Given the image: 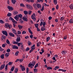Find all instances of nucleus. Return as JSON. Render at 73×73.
Returning <instances> with one entry per match:
<instances>
[{
  "label": "nucleus",
  "instance_id": "7ed1b4c3",
  "mask_svg": "<svg viewBox=\"0 0 73 73\" xmlns=\"http://www.w3.org/2000/svg\"><path fill=\"white\" fill-rule=\"evenodd\" d=\"M5 28H9V29H11V28H12V25H9V24H8V23H5Z\"/></svg>",
  "mask_w": 73,
  "mask_h": 73
},
{
  "label": "nucleus",
  "instance_id": "c03bdc74",
  "mask_svg": "<svg viewBox=\"0 0 73 73\" xmlns=\"http://www.w3.org/2000/svg\"><path fill=\"white\" fill-rule=\"evenodd\" d=\"M6 52H8V53H9V52H11V50L9 49H8L7 50Z\"/></svg>",
  "mask_w": 73,
  "mask_h": 73
},
{
  "label": "nucleus",
  "instance_id": "1a4fd4ad",
  "mask_svg": "<svg viewBox=\"0 0 73 73\" xmlns=\"http://www.w3.org/2000/svg\"><path fill=\"white\" fill-rule=\"evenodd\" d=\"M7 8H8L9 11H13V7H11V6H8Z\"/></svg>",
  "mask_w": 73,
  "mask_h": 73
},
{
  "label": "nucleus",
  "instance_id": "a211bd4d",
  "mask_svg": "<svg viewBox=\"0 0 73 73\" xmlns=\"http://www.w3.org/2000/svg\"><path fill=\"white\" fill-rule=\"evenodd\" d=\"M59 68L60 67L58 66H56L54 68L53 70H56V69H59Z\"/></svg>",
  "mask_w": 73,
  "mask_h": 73
},
{
  "label": "nucleus",
  "instance_id": "37998d69",
  "mask_svg": "<svg viewBox=\"0 0 73 73\" xmlns=\"http://www.w3.org/2000/svg\"><path fill=\"white\" fill-rule=\"evenodd\" d=\"M21 70L22 71H24L25 70V68H24V66H23V68H21Z\"/></svg>",
  "mask_w": 73,
  "mask_h": 73
},
{
  "label": "nucleus",
  "instance_id": "e2e57ef3",
  "mask_svg": "<svg viewBox=\"0 0 73 73\" xmlns=\"http://www.w3.org/2000/svg\"><path fill=\"white\" fill-rule=\"evenodd\" d=\"M29 49H30V48L29 47H27L26 49V50H27V51H28Z\"/></svg>",
  "mask_w": 73,
  "mask_h": 73
},
{
  "label": "nucleus",
  "instance_id": "6e6552de",
  "mask_svg": "<svg viewBox=\"0 0 73 73\" xmlns=\"http://www.w3.org/2000/svg\"><path fill=\"white\" fill-rule=\"evenodd\" d=\"M2 33L3 35H5L6 36H8V33H7V31H2Z\"/></svg>",
  "mask_w": 73,
  "mask_h": 73
},
{
  "label": "nucleus",
  "instance_id": "b1692460",
  "mask_svg": "<svg viewBox=\"0 0 73 73\" xmlns=\"http://www.w3.org/2000/svg\"><path fill=\"white\" fill-rule=\"evenodd\" d=\"M4 54H2L0 56V57L1 58H2V59H3L4 58Z\"/></svg>",
  "mask_w": 73,
  "mask_h": 73
},
{
  "label": "nucleus",
  "instance_id": "412c9836",
  "mask_svg": "<svg viewBox=\"0 0 73 73\" xmlns=\"http://www.w3.org/2000/svg\"><path fill=\"white\" fill-rule=\"evenodd\" d=\"M11 1L13 4H15V3L16 2V0H11Z\"/></svg>",
  "mask_w": 73,
  "mask_h": 73
},
{
  "label": "nucleus",
  "instance_id": "4d7b16f0",
  "mask_svg": "<svg viewBox=\"0 0 73 73\" xmlns=\"http://www.w3.org/2000/svg\"><path fill=\"white\" fill-rule=\"evenodd\" d=\"M28 13L29 15H31L32 13V11H29L28 12Z\"/></svg>",
  "mask_w": 73,
  "mask_h": 73
},
{
  "label": "nucleus",
  "instance_id": "ddd939ff",
  "mask_svg": "<svg viewBox=\"0 0 73 73\" xmlns=\"http://www.w3.org/2000/svg\"><path fill=\"white\" fill-rule=\"evenodd\" d=\"M12 30L13 31V33H15V35H17V32H16V31L15 30V29H12Z\"/></svg>",
  "mask_w": 73,
  "mask_h": 73
},
{
  "label": "nucleus",
  "instance_id": "c756f323",
  "mask_svg": "<svg viewBox=\"0 0 73 73\" xmlns=\"http://www.w3.org/2000/svg\"><path fill=\"white\" fill-rule=\"evenodd\" d=\"M65 19V17H62L60 18V21H62V20H64V19Z\"/></svg>",
  "mask_w": 73,
  "mask_h": 73
},
{
  "label": "nucleus",
  "instance_id": "680f3d73",
  "mask_svg": "<svg viewBox=\"0 0 73 73\" xmlns=\"http://www.w3.org/2000/svg\"><path fill=\"white\" fill-rule=\"evenodd\" d=\"M33 35H31L30 36V38H33Z\"/></svg>",
  "mask_w": 73,
  "mask_h": 73
},
{
  "label": "nucleus",
  "instance_id": "473e14b6",
  "mask_svg": "<svg viewBox=\"0 0 73 73\" xmlns=\"http://www.w3.org/2000/svg\"><path fill=\"white\" fill-rule=\"evenodd\" d=\"M19 52L18 51H16V52L15 53V56H18V54H19Z\"/></svg>",
  "mask_w": 73,
  "mask_h": 73
},
{
  "label": "nucleus",
  "instance_id": "423d86ee",
  "mask_svg": "<svg viewBox=\"0 0 73 73\" xmlns=\"http://www.w3.org/2000/svg\"><path fill=\"white\" fill-rule=\"evenodd\" d=\"M9 20H11L13 23H14L15 24H17V22L15 21V20H14V19H13L12 17H10L9 18Z\"/></svg>",
  "mask_w": 73,
  "mask_h": 73
},
{
  "label": "nucleus",
  "instance_id": "49530a36",
  "mask_svg": "<svg viewBox=\"0 0 73 73\" xmlns=\"http://www.w3.org/2000/svg\"><path fill=\"white\" fill-rule=\"evenodd\" d=\"M38 64H36L35 65V66L34 67V68H36L37 67H38Z\"/></svg>",
  "mask_w": 73,
  "mask_h": 73
},
{
  "label": "nucleus",
  "instance_id": "bf43d9fd",
  "mask_svg": "<svg viewBox=\"0 0 73 73\" xmlns=\"http://www.w3.org/2000/svg\"><path fill=\"white\" fill-rule=\"evenodd\" d=\"M20 6H21V7H25V5H24V4H21Z\"/></svg>",
  "mask_w": 73,
  "mask_h": 73
},
{
  "label": "nucleus",
  "instance_id": "e433bc0d",
  "mask_svg": "<svg viewBox=\"0 0 73 73\" xmlns=\"http://www.w3.org/2000/svg\"><path fill=\"white\" fill-rule=\"evenodd\" d=\"M34 72H35V73H36V72H37V69H36V68H35V69H34Z\"/></svg>",
  "mask_w": 73,
  "mask_h": 73
},
{
  "label": "nucleus",
  "instance_id": "4c0bfd02",
  "mask_svg": "<svg viewBox=\"0 0 73 73\" xmlns=\"http://www.w3.org/2000/svg\"><path fill=\"white\" fill-rule=\"evenodd\" d=\"M44 10V5H43L41 9L40 10V11H43Z\"/></svg>",
  "mask_w": 73,
  "mask_h": 73
},
{
  "label": "nucleus",
  "instance_id": "c85d7f7f",
  "mask_svg": "<svg viewBox=\"0 0 73 73\" xmlns=\"http://www.w3.org/2000/svg\"><path fill=\"white\" fill-rule=\"evenodd\" d=\"M17 72H18V68H16L15 69V70L14 71V73H17Z\"/></svg>",
  "mask_w": 73,
  "mask_h": 73
},
{
  "label": "nucleus",
  "instance_id": "6e6d98bb",
  "mask_svg": "<svg viewBox=\"0 0 73 73\" xmlns=\"http://www.w3.org/2000/svg\"><path fill=\"white\" fill-rule=\"evenodd\" d=\"M40 45V42H38L37 43V46H39Z\"/></svg>",
  "mask_w": 73,
  "mask_h": 73
},
{
  "label": "nucleus",
  "instance_id": "603ef678",
  "mask_svg": "<svg viewBox=\"0 0 73 73\" xmlns=\"http://www.w3.org/2000/svg\"><path fill=\"white\" fill-rule=\"evenodd\" d=\"M18 13V12L15 11L14 12V15H17Z\"/></svg>",
  "mask_w": 73,
  "mask_h": 73
},
{
  "label": "nucleus",
  "instance_id": "338daca9",
  "mask_svg": "<svg viewBox=\"0 0 73 73\" xmlns=\"http://www.w3.org/2000/svg\"><path fill=\"white\" fill-rule=\"evenodd\" d=\"M17 45L18 46H20V45H21L20 43H18V42Z\"/></svg>",
  "mask_w": 73,
  "mask_h": 73
},
{
  "label": "nucleus",
  "instance_id": "6ab92c4d",
  "mask_svg": "<svg viewBox=\"0 0 73 73\" xmlns=\"http://www.w3.org/2000/svg\"><path fill=\"white\" fill-rule=\"evenodd\" d=\"M67 53V52L66 51H62V54H66V53Z\"/></svg>",
  "mask_w": 73,
  "mask_h": 73
},
{
  "label": "nucleus",
  "instance_id": "5701e85b",
  "mask_svg": "<svg viewBox=\"0 0 73 73\" xmlns=\"http://www.w3.org/2000/svg\"><path fill=\"white\" fill-rule=\"evenodd\" d=\"M23 26H21V25H18V27L19 28V29H22V28H23Z\"/></svg>",
  "mask_w": 73,
  "mask_h": 73
},
{
  "label": "nucleus",
  "instance_id": "774afa93",
  "mask_svg": "<svg viewBox=\"0 0 73 73\" xmlns=\"http://www.w3.org/2000/svg\"><path fill=\"white\" fill-rule=\"evenodd\" d=\"M43 24V22H41L40 23V26H42V25Z\"/></svg>",
  "mask_w": 73,
  "mask_h": 73
},
{
  "label": "nucleus",
  "instance_id": "f03ea898",
  "mask_svg": "<svg viewBox=\"0 0 73 73\" xmlns=\"http://www.w3.org/2000/svg\"><path fill=\"white\" fill-rule=\"evenodd\" d=\"M26 8H27L28 9H29L30 10H32L33 9V7L31 5L29 4L26 5Z\"/></svg>",
  "mask_w": 73,
  "mask_h": 73
},
{
  "label": "nucleus",
  "instance_id": "cd10ccee",
  "mask_svg": "<svg viewBox=\"0 0 73 73\" xmlns=\"http://www.w3.org/2000/svg\"><path fill=\"white\" fill-rule=\"evenodd\" d=\"M53 2L56 5L57 4V0H54Z\"/></svg>",
  "mask_w": 73,
  "mask_h": 73
},
{
  "label": "nucleus",
  "instance_id": "20e7f679",
  "mask_svg": "<svg viewBox=\"0 0 73 73\" xmlns=\"http://www.w3.org/2000/svg\"><path fill=\"white\" fill-rule=\"evenodd\" d=\"M31 19L33 20H34V21L36 20V15L35 13H33V14L31 16Z\"/></svg>",
  "mask_w": 73,
  "mask_h": 73
},
{
  "label": "nucleus",
  "instance_id": "39448f33",
  "mask_svg": "<svg viewBox=\"0 0 73 73\" xmlns=\"http://www.w3.org/2000/svg\"><path fill=\"white\" fill-rule=\"evenodd\" d=\"M1 40L3 42H5L6 40L5 39V36H2L1 37Z\"/></svg>",
  "mask_w": 73,
  "mask_h": 73
},
{
  "label": "nucleus",
  "instance_id": "72a5a7b5",
  "mask_svg": "<svg viewBox=\"0 0 73 73\" xmlns=\"http://www.w3.org/2000/svg\"><path fill=\"white\" fill-rule=\"evenodd\" d=\"M11 15L12 14L11 13H9L7 14V16L10 17V16H11Z\"/></svg>",
  "mask_w": 73,
  "mask_h": 73
},
{
  "label": "nucleus",
  "instance_id": "c9c22d12",
  "mask_svg": "<svg viewBox=\"0 0 73 73\" xmlns=\"http://www.w3.org/2000/svg\"><path fill=\"white\" fill-rule=\"evenodd\" d=\"M35 28H37L38 27V24H35Z\"/></svg>",
  "mask_w": 73,
  "mask_h": 73
},
{
  "label": "nucleus",
  "instance_id": "393cba45",
  "mask_svg": "<svg viewBox=\"0 0 73 73\" xmlns=\"http://www.w3.org/2000/svg\"><path fill=\"white\" fill-rule=\"evenodd\" d=\"M69 23H73V19H70L69 21Z\"/></svg>",
  "mask_w": 73,
  "mask_h": 73
},
{
  "label": "nucleus",
  "instance_id": "a878e982",
  "mask_svg": "<svg viewBox=\"0 0 73 73\" xmlns=\"http://www.w3.org/2000/svg\"><path fill=\"white\" fill-rule=\"evenodd\" d=\"M32 49L30 51L29 53H31L32 52H33V51L35 49V48H32Z\"/></svg>",
  "mask_w": 73,
  "mask_h": 73
},
{
  "label": "nucleus",
  "instance_id": "58836bf2",
  "mask_svg": "<svg viewBox=\"0 0 73 73\" xmlns=\"http://www.w3.org/2000/svg\"><path fill=\"white\" fill-rule=\"evenodd\" d=\"M14 69H15V67H12L11 69V71H12V72H13V70H14Z\"/></svg>",
  "mask_w": 73,
  "mask_h": 73
},
{
  "label": "nucleus",
  "instance_id": "a19ab883",
  "mask_svg": "<svg viewBox=\"0 0 73 73\" xmlns=\"http://www.w3.org/2000/svg\"><path fill=\"white\" fill-rule=\"evenodd\" d=\"M28 44L29 45V46L30 45H31L32 44V43L31 42L29 41L28 42Z\"/></svg>",
  "mask_w": 73,
  "mask_h": 73
},
{
  "label": "nucleus",
  "instance_id": "f8f14e48",
  "mask_svg": "<svg viewBox=\"0 0 73 73\" xmlns=\"http://www.w3.org/2000/svg\"><path fill=\"white\" fill-rule=\"evenodd\" d=\"M5 67V64H2L1 65L0 67V70H2Z\"/></svg>",
  "mask_w": 73,
  "mask_h": 73
},
{
  "label": "nucleus",
  "instance_id": "f3484780",
  "mask_svg": "<svg viewBox=\"0 0 73 73\" xmlns=\"http://www.w3.org/2000/svg\"><path fill=\"white\" fill-rule=\"evenodd\" d=\"M23 13H24L25 15H28V11H23Z\"/></svg>",
  "mask_w": 73,
  "mask_h": 73
},
{
  "label": "nucleus",
  "instance_id": "5fc2aeb1",
  "mask_svg": "<svg viewBox=\"0 0 73 73\" xmlns=\"http://www.w3.org/2000/svg\"><path fill=\"white\" fill-rule=\"evenodd\" d=\"M26 72L27 73H29V68H27Z\"/></svg>",
  "mask_w": 73,
  "mask_h": 73
},
{
  "label": "nucleus",
  "instance_id": "de8ad7c7",
  "mask_svg": "<svg viewBox=\"0 0 73 73\" xmlns=\"http://www.w3.org/2000/svg\"><path fill=\"white\" fill-rule=\"evenodd\" d=\"M13 44H18V42H17L14 41L13 42Z\"/></svg>",
  "mask_w": 73,
  "mask_h": 73
},
{
  "label": "nucleus",
  "instance_id": "2f4dec72",
  "mask_svg": "<svg viewBox=\"0 0 73 73\" xmlns=\"http://www.w3.org/2000/svg\"><path fill=\"white\" fill-rule=\"evenodd\" d=\"M50 39V37H47L46 38L47 42H48V41Z\"/></svg>",
  "mask_w": 73,
  "mask_h": 73
},
{
  "label": "nucleus",
  "instance_id": "9b49d317",
  "mask_svg": "<svg viewBox=\"0 0 73 73\" xmlns=\"http://www.w3.org/2000/svg\"><path fill=\"white\" fill-rule=\"evenodd\" d=\"M36 6L38 8H41V5L40 4H37Z\"/></svg>",
  "mask_w": 73,
  "mask_h": 73
},
{
  "label": "nucleus",
  "instance_id": "09e8293b",
  "mask_svg": "<svg viewBox=\"0 0 73 73\" xmlns=\"http://www.w3.org/2000/svg\"><path fill=\"white\" fill-rule=\"evenodd\" d=\"M47 69L48 70H48H49L50 69L52 70V68L50 67H49L48 68H47Z\"/></svg>",
  "mask_w": 73,
  "mask_h": 73
},
{
  "label": "nucleus",
  "instance_id": "3c124183",
  "mask_svg": "<svg viewBox=\"0 0 73 73\" xmlns=\"http://www.w3.org/2000/svg\"><path fill=\"white\" fill-rule=\"evenodd\" d=\"M4 50V49L2 48H1V47H0V51L1 52H2V51H3Z\"/></svg>",
  "mask_w": 73,
  "mask_h": 73
},
{
  "label": "nucleus",
  "instance_id": "ea45409f",
  "mask_svg": "<svg viewBox=\"0 0 73 73\" xmlns=\"http://www.w3.org/2000/svg\"><path fill=\"white\" fill-rule=\"evenodd\" d=\"M46 25V22H43L42 24V25L43 26V27H45V25Z\"/></svg>",
  "mask_w": 73,
  "mask_h": 73
},
{
  "label": "nucleus",
  "instance_id": "79ce46f5",
  "mask_svg": "<svg viewBox=\"0 0 73 73\" xmlns=\"http://www.w3.org/2000/svg\"><path fill=\"white\" fill-rule=\"evenodd\" d=\"M0 23H1V24H3V23H4V22L2 20H0Z\"/></svg>",
  "mask_w": 73,
  "mask_h": 73
},
{
  "label": "nucleus",
  "instance_id": "4be33fe9",
  "mask_svg": "<svg viewBox=\"0 0 73 73\" xmlns=\"http://www.w3.org/2000/svg\"><path fill=\"white\" fill-rule=\"evenodd\" d=\"M9 55V53H7L5 55V56H6V58H7V57H8Z\"/></svg>",
  "mask_w": 73,
  "mask_h": 73
},
{
  "label": "nucleus",
  "instance_id": "a18cd8bd",
  "mask_svg": "<svg viewBox=\"0 0 73 73\" xmlns=\"http://www.w3.org/2000/svg\"><path fill=\"white\" fill-rule=\"evenodd\" d=\"M34 47H35V44L33 45L31 48V49H32V48H35H35Z\"/></svg>",
  "mask_w": 73,
  "mask_h": 73
},
{
  "label": "nucleus",
  "instance_id": "0e129e2a",
  "mask_svg": "<svg viewBox=\"0 0 73 73\" xmlns=\"http://www.w3.org/2000/svg\"><path fill=\"white\" fill-rule=\"evenodd\" d=\"M29 1V3H30V2H31V3H33V2H34V0H30Z\"/></svg>",
  "mask_w": 73,
  "mask_h": 73
},
{
  "label": "nucleus",
  "instance_id": "69168bd1",
  "mask_svg": "<svg viewBox=\"0 0 73 73\" xmlns=\"http://www.w3.org/2000/svg\"><path fill=\"white\" fill-rule=\"evenodd\" d=\"M66 37H67V35H66V36L64 37V40H66Z\"/></svg>",
  "mask_w": 73,
  "mask_h": 73
},
{
  "label": "nucleus",
  "instance_id": "052dcab7",
  "mask_svg": "<svg viewBox=\"0 0 73 73\" xmlns=\"http://www.w3.org/2000/svg\"><path fill=\"white\" fill-rule=\"evenodd\" d=\"M17 32L18 34V35H20V34H21V31H18Z\"/></svg>",
  "mask_w": 73,
  "mask_h": 73
},
{
  "label": "nucleus",
  "instance_id": "13d9d810",
  "mask_svg": "<svg viewBox=\"0 0 73 73\" xmlns=\"http://www.w3.org/2000/svg\"><path fill=\"white\" fill-rule=\"evenodd\" d=\"M26 31H23L22 32V34L23 35H24V34H26Z\"/></svg>",
  "mask_w": 73,
  "mask_h": 73
},
{
  "label": "nucleus",
  "instance_id": "2eb2a0df",
  "mask_svg": "<svg viewBox=\"0 0 73 73\" xmlns=\"http://www.w3.org/2000/svg\"><path fill=\"white\" fill-rule=\"evenodd\" d=\"M9 35L11 37H15V35L13 34V33H9Z\"/></svg>",
  "mask_w": 73,
  "mask_h": 73
},
{
  "label": "nucleus",
  "instance_id": "aec40b11",
  "mask_svg": "<svg viewBox=\"0 0 73 73\" xmlns=\"http://www.w3.org/2000/svg\"><path fill=\"white\" fill-rule=\"evenodd\" d=\"M33 7L35 8V9L37 10V8L36 7V4L34 3L33 4Z\"/></svg>",
  "mask_w": 73,
  "mask_h": 73
},
{
  "label": "nucleus",
  "instance_id": "f704fd0d",
  "mask_svg": "<svg viewBox=\"0 0 73 73\" xmlns=\"http://www.w3.org/2000/svg\"><path fill=\"white\" fill-rule=\"evenodd\" d=\"M6 42L8 44H10V42H9V40H8V39H7Z\"/></svg>",
  "mask_w": 73,
  "mask_h": 73
},
{
  "label": "nucleus",
  "instance_id": "7c9ffc66",
  "mask_svg": "<svg viewBox=\"0 0 73 73\" xmlns=\"http://www.w3.org/2000/svg\"><path fill=\"white\" fill-rule=\"evenodd\" d=\"M32 65H31V64L29 63L28 65V67H30L31 68H33V66Z\"/></svg>",
  "mask_w": 73,
  "mask_h": 73
},
{
  "label": "nucleus",
  "instance_id": "f257e3e1",
  "mask_svg": "<svg viewBox=\"0 0 73 73\" xmlns=\"http://www.w3.org/2000/svg\"><path fill=\"white\" fill-rule=\"evenodd\" d=\"M23 15L21 14H19L18 15H16L15 17H14V19L16 20L17 21H18L19 20V17L20 18H22V17Z\"/></svg>",
  "mask_w": 73,
  "mask_h": 73
},
{
  "label": "nucleus",
  "instance_id": "0eeeda50",
  "mask_svg": "<svg viewBox=\"0 0 73 73\" xmlns=\"http://www.w3.org/2000/svg\"><path fill=\"white\" fill-rule=\"evenodd\" d=\"M26 17H23L22 19L23 20H24V21H28V20L27 18L28 16L27 15H26Z\"/></svg>",
  "mask_w": 73,
  "mask_h": 73
},
{
  "label": "nucleus",
  "instance_id": "8fccbe9b",
  "mask_svg": "<svg viewBox=\"0 0 73 73\" xmlns=\"http://www.w3.org/2000/svg\"><path fill=\"white\" fill-rule=\"evenodd\" d=\"M12 64H13V62H10L8 63V65H12Z\"/></svg>",
  "mask_w": 73,
  "mask_h": 73
},
{
  "label": "nucleus",
  "instance_id": "9d476101",
  "mask_svg": "<svg viewBox=\"0 0 73 73\" xmlns=\"http://www.w3.org/2000/svg\"><path fill=\"white\" fill-rule=\"evenodd\" d=\"M31 64L30 65H32V66H35V64H36V62L35 61H33L32 62V63H30Z\"/></svg>",
  "mask_w": 73,
  "mask_h": 73
},
{
  "label": "nucleus",
  "instance_id": "4468645a",
  "mask_svg": "<svg viewBox=\"0 0 73 73\" xmlns=\"http://www.w3.org/2000/svg\"><path fill=\"white\" fill-rule=\"evenodd\" d=\"M16 41L17 42H20V36L17 37V38Z\"/></svg>",
  "mask_w": 73,
  "mask_h": 73
},
{
  "label": "nucleus",
  "instance_id": "864d4df0",
  "mask_svg": "<svg viewBox=\"0 0 73 73\" xmlns=\"http://www.w3.org/2000/svg\"><path fill=\"white\" fill-rule=\"evenodd\" d=\"M2 46L3 48H5V44H3Z\"/></svg>",
  "mask_w": 73,
  "mask_h": 73
},
{
  "label": "nucleus",
  "instance_id": "bb28decb",
  "mask_svg": "<svg viewBox=\"0 0 73 73\" xmlns=\"http://www.w3.org/2000/svg\"><path fill=\"white\" fill-rule=\"evenodd\" d=\"M69 7L71 9H73V5L72 4L70 5L69 6Z\"/></svg>",
  "mask_w": 73,
  "mask_h": 73
},
{
  "label": "nucleus",
  "instance_id": "dca6fc26",
  "mask_svg": "<svg viewBox=\"0 0 73 73\" xmlns=\"http://www.w3.org/2000/svg\"><path fill=\"white\" fill-rule=\"evenodd\" d=\"M28 30L29 31V32L30 34H31V35H32L33 34V33L32 32V31H31V30L30 28H28Z\"/></svg>",
  "mask_w": 73,
  "mask_h": 73
}]
</instances>
